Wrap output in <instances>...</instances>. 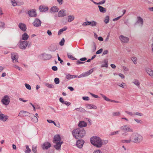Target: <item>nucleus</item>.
<instances>
[{
	"label": "nucleus",
	"mask_w": 153,
	"mask_h": 153,
	"mask_svg": "<svg viewBox=\"0 0 153 153\" xmlns=\"http://www.w3.org/2000/svg\"><path fill=\"white\" fill-rule=\"evenodd\" d=\"M39 9L40 12H43L47 11L48 10V7L46 6L41 5L39 7Z\"/></svg>",
	"instance_id": "nucleus-20"
},
{
	"label": "nucleus",
	"mask_w": 153,
	"mask_h": 153,
	"mask_svg": "<svg viewBox=\"0 0 153 153\" xmlns=\"http://www.w3.org/2000/svg\"><path fill=\"white\" fill-rule=\"evenodd\" d=\"M60 140L61 137L59 135L57 134L55 135L53 138V143H56L54 146L57 150L60 149L61 145L63 143L62 141L60 142Z\"/></svg>",
	"instance_id": "nucleus-4"
},
{
	"label": "nucleus",
	"mask_w": 153,
	"mask_h": 153,
	"mask_svg": "<svg viewBox=\"0 0 153 153\" xmlns=\"http://www.w3.org/2000/svg\"><path fill=\"white\" fill-rule=\"evenodd\" d=\"M91 143L97 148L101 147L103 145V142L100 137L97 136H93L90 139Z\"/></svg>",
	"instance_id": "nucleus-2"
},
{
	"label": "nucleus",
	"mask_w": 153,
	"mask_h": 153,
	"mask_svg": "<svg viewBox=\"0 0 153 153\" xmlns=\"http://www.w3.org/2000/svg\"><path fill=\"white\" fill-rule=\"evenodd\" d=\"M101 96L105 100L107 101H109L110 99L107 97L105 95L102 94H101Z\"/></svg>",
	"instance_id": "nucleus-38"
},
{
	"label": "nucleus",
	"mask_w": 153,
	"mask_h": 153,
	"mask_svg": "<svg viewBox=\"0 0 153 153\" xmlns=\"http://www.w3.org/2000/svg\"><path fill=\"white\" fill-rule=\"evenodd\" d=\"M67 29V27L66 26L60 29L58 33V35H60L63 31H65Z\"/></svg>",
	"instance_id": "nucleus-25"
},
{
	"label": "nucleus",
	"mask_w": 153,
	"mask_h": 153,
	"mask_svg": "<svg viewBox=\"0 0 153 153\" xmlns=\"http://www.w3.org/2000/svg\"><path fill=\"white\" fill-rule=\"evenodd\" d=\"M101 96L105 100L107 101H109L110 99L107 97L105 95L102 94H101Z\"/></svg>",
	"instance_id": "nucleus-37"
},
{
	"label": "nucleus",
	"mask_w": 153,
	"mask_h": 153,
	"mask_svg": "<svg viewBox=\"0 0 153 153\" xmlns=\"http://www.w3.org/2000/svg\"><path fill=\"white\" fill-rule=\"evenodd\" d=\"M82 99L84 100L88 101L89 100V98L88 97H83Z\"/></svg>",
	"instance_id": "nucleus-60"
},
{
	"label": "nucleus",
	"mask_w": 153,
	"mask_h": 153,
	"mask_svg": "<svg viewBox=\"0 0 153 153\" xmlns=\"http://www.w3.org/2000/svg\"><path fill=\"white\" fill-rule=\"evenodd\" d=\"M132 142L138 143L141 142L143 139L142 136L137 133H133L130 136Z\"/></svg>",
	"instance_id": "nucleus-3"
},
{
	"label": "nucleus",
	"mask_w": 153,
	"mask_h": 153,
	"mask_svg": "<svg viewBox=\"0 0 153 153\" xmlns=\"http://www.w3.org/2000/svg\"><path fill=\"white\" fill-rule=\"evenodd\" d=\"M134 120L137 123L141 124L142 123V121L141 120H140L137 119H134Z\"/></svg>",
	"instance_id": "nucleus-59"
},
{
	"label": "nucleus",
	"mask_w": 153,
	"mask_h": 153,
	"mask_svg": "<svg viewBox=\"0 0 153 153\" xmlns=\"http://www.w3.org/2000/svg\"><path fill=\"white\" fill-rule=\"evenodd\" d=\"M118 85L120 87L124 88V86L125 85V84L123 82L121 84H120Z\"/></svg>",
	"instance_id": "nucleus-64"
},
{
	"label": "nucleus",
	"mask_w": 153,
	"mask_h": 153,
	"mask_svg": "<svg viewBox=\"0 0 153 153\" xmlns=\"http://www.w3.org/2000/svg\"><path fill=\"white\" fill-rule=\"evenodd\" d=\"M26 149L25 151V152L26 153H29L31 151V149L29 148V146L27 145H26L25 146Z\"/></svg>",
	"instance_id": "nucleus-33"
},
{
	"label": "nucleus",
	"mask_w": 153,
	"mask_h": 153,
	"mask_svg": "<svg viewBox=\"0 0 153 153\" xmlns=\"http://www.w3.org/2000/svg\"><path fill=\"white\" fill-rule=\"evenodd\" d=\"M93 48L92 50V52H94L96 50V45L94 42L93 43Z\"/></svg>",
	"instance_id": "nucleus-49"
},
{
	"label": "nucleus",
	"mask_w": 153,
	"mask_h": 153,
	"mask_svg": "<svg viewBox=\"0 0 153 153\" xmlns=\"http://www.w3.org/2000/svg\"><path fill=\"white\" fill-rule=\"evenodd\" d=\"M51 146V145L48 142H45L43 144L42 147L43 150H47L50 148Z\"/></svg>",
	"instance_id": "nucleus-10"
},
{
	"label": "nucleus",
	"mask_w": 153,
	"mask_h": 153,
	"mask_svg": "<svg viewBox=\"0 0 153 153\" xmlns=\"http://www.w3.org/2000/svg\"><path fill=\"white\" fill-rule=\"evenodd\" d=\"M30 114V113L27 111H21L19 112L18 116L20 117L28 116Z\"/></svg>",
	"instance_id": "nucleus-11"
},
{
	"label": "nucleus",
	"mask_w": 153,
	"mask_h": 153,
	"mask_svg": "<svg viewBox=\"0 0 153 153\" xmlns=\"http://www.w3.org/2000/svg\"><path fill=\"white\" fill-rule=\"evenodd\" d=\"M13 66L16 68L18 69L20 71H22V68H21L20 67H19V66L16 65H13Z\"/></svg>",
	"instance_id": "nucleus-54"
},
{
	"label": "nucleus",
	"mask_w": 153,
	"mask_h": 153,
	"mask_svg": "<svg viewBox=\"0 0 153 153\" xmlns=\"http://www.w3.org/2000/svg\"><path fill=\"white\" fill-rule=\"evenodd\" d=\"M146 71L150 76L152 77H153V71L149 68H147L146 69Z\"/></svg>",
	"instance_id": "nucleus-22"
},
{
	"label": "nucleus",
	"mask_w": 153,
	"mask_h": 153,
	"mask_svg": "<svg viewBox=\"0 0 153 153\" xmlns=\"http://www.w3.org/2000/svg\"><path fill=\"white\" fill-rule=\"evenodd\" d=\"M119 132H120V131H116L111 132V133L110 135H114L117 134Z\"/></svg>",
	"instance_id": "nucleus-46"
},
{
	"label": "nucleus",
	"mask_w": 153,
	"mask_h": 153,
	"mask_svg": "<svg viewBox=\"0 0 153 153\" xmlns=\"http://www.w3.org/2000/svg\"><path fill=\"white\" fill-rule=\"evenodd\" d=\"M18 27L23 32H25L26 30V26L24 23H19V24Z\"/></svg>",
	"instance_id": "nucleus-13"
},
{
	"label": "nucleus",
	"mask_w": 153,
	"mask_h": 153,
	"mask_svg": "<svg viewBox=\"0 0 153 153\" xmlns=\"http://www.w3.org/2000/svg\"><path fill=\"white\" fill-rule=\"evenodd\" d=\"M84 143V141L82 140H78L76 142V145L77 146L81 148L82 147Z\"/></svg>",
	"instance_id": "nucleus-12"
},
{
	"label": "nucleus",
	"mask_w": 153,
	"mask_h": 153,
	"mask_svg": "<svg viewBox=\"0 0 153 153\" xmlns=\"http://www.w3.org/2000/svg\"><path fill=\"white\" fill-rule=\"evenodd\" d=\"M120 112L119 111L113 112L112 113V115L113 116H118L120 115Z\"/></svg>",
	"instance_id": "nucleus-41"
},
{
	"label": "nucleus",
	"mask_w": 153,
	"mask_h": 153,
	"mask_svg": "<svg viewBox=\"0 0 153 153\" xmlns=\"http://www.w3.org/2000/svg\"><path fill=\"white\" fill-rule=\"evenodd\" d=\"M65 10H62L59 11L58 13V16L59 17H62L65 16L66 15V13H65Z\"/></svg>",
	"instance_id": "nucleus-19"
},
{
	"label": "nucleus",
	"mask_w": 153,
	"mask_h": 153,
	"mask_svg": "<svg viewBox=\"0 0 153 153\" xmlns=\"http://www.w3.org/2000/svg\"><path fill=\"white\" fill-rule=\"evenodd\" d=\"M18 55L16 53H11V59L13 62V63L18 62Z\"/></svg>",
	"instance_id": "nucleus-6"
},
{
	"label": "nucleus",
	"mask_w": 153,
	"mask_h": 153,
	"mask_svg": "<svg viewBox=\"0 0 153 153\" xmlns=\"http://www.w3.org/2000/svg\"><path fill=\"white\" fill-rule=\"evenodd\" d=\"M67 56H68V57L72 60H76V59L74 57H73L69 53H68L67 54Z\"/></svg>",
	"instance_id": "nucleus-36"
},
{
	"label": "nucleus",
	"mask_w": 153,
	"mask_h": 153,
	"mask_svg": "<svg viewBox=\"0 0 153 153\" xmlns=\"http://www.w3.org/2000/svg\"><path fill=\"white\" fill-rule=\"evenodd\" d=\"M65 39L64 38H63L61 40V41L59 42V44L61 46H63L64 44Z\"/></svg>",
	"instance_id": "nucleus-43"
},
{
	"label": "nucleus",
	"mask_w": 153,
	"mask_h": 153,
	"mask_svg": "<svg viewBox=\"0 0 153 153\" xmlns=\"http://www.w3.org/2000/svg\"><path fill=\"white\" fill-rule=\"evenodd\" d=\"M32 118L33 119V122L34 123H36L38 122V119L37 117L36 116H34Z\"/></svg>",
	"instance_id": "nucleus-44"
},
{
	"label": "nucleus",
	"mask_w": 153,
	"mask_h": 153,
	"mask_svg": "<svg viewBox=\"0 0 153 153\" xmlns=\"http://www.w3.org/2000/svg\"><path fill=\"white\" fill-rule=\"evenodd\" d=\"M25 86L26 88L28 89V90H31V87L29 85L27 84V83H25Z\"/></svg>",
	"instance_id": "nucleus-50"
},
{
	"label": "nucleus",
	"mask_w": 153,
	"mask_h": 153,
	"mask_svg": "<svg viewBox=\"0 0 153 153\" xmlns=\"http://www.w3.org/2000/svg\"><path fill=\"white\" fill-rule=\"evenodd\" d=\"M59 101L62 104H64L65 101H64L62 97H60L59 99Z\"/></svg>",
	"instance_id": "nucleus-58"
},
{
	"label": "nucleus",
	"mask_w": 153,
	"mask_h": 153,
	"mask_svg": "<svg viewBox=\"0 0 153 153\" xmlns=\"http://www.w3.org/2000/svg\"><path fill=\"white\" fill-rule=\"evenodd\" d=\"M90 94L91 96L95 98H97L99 97L97 95L91 93H90Z\"/></svg>",
	"instance_id": "nucleus-62"
},
{
	"label": "nucleus",
	"mask_w": 153,
	"mask_h": 153,
	"mask_svg": "<svg viewBox=\"0 0 153 153\" xmlns=\"http://www.w3.org/2000/svg\"><path fill=\"white\" fill-rule=\"evenodd\" d=\"M59 10L57 6H53L51 7L50 11L51 13H55L58 12Z\"/></svg>",
	"instance_id": "nucleus-17"
},
{
	"label": "nucleus",
	"mask_w": 153,
	"mask_h": 153,
	"mask_svg": "<svg viewBox=\"0 0 153 153\" xmlns=\"http://www.w3.org/2000/svg\"><path fill=\"white\" fill-rule=\"evenodd\" d=\"M54 82L56 84H58L59 83V80L58 78H55L54 79Z\"/></svg>",
	"instance_id": "nucleus-42"
},
{
	"label": "nucleus",
	"mask_w": 153,
	"mask_h": 153,
	"mask_svg": "<svg viewBox=\"0 0 153 153\" xmlns=\"http://www.w3.org/2000/svg\"><path fill=\"white\" fill-rule=\"evenodd\" d=\"M98 7L100 11L101 12L104 13L106 11V9L104 8L103 7L100 5H98Z\"/></svg>",
	"instance_id": "nucleus-28"
},
{
	"label": "nucleus",
	"mask_w": 153,
	"mask_h": 153,
	"mask_svg": "<svg viewBox=\"0 0 153 153\" xmlns=\"http://www.w3.org/2000/svg\"><path fill=\"white\" fill-rule=\"evenodd\" d=\"M103 61L104 64H102L101 66V67H106V68H107L108 67V62L107 60L106 59H105Z\"/></svg>",
	"instance_id": "nucleus-29"
},
{
	"label": "nucleus",
	"mask_w": 153,
	"mask_h": 153,
	"mask_svg": "<svg viewBox=\"0 0 153 153\" xmlns=\"http://www.w3.org/2000/svg\"><path fill=\"white\" fill-rule=\"evenodd\" d=\"M42 59L44 60H48L52 58V56L50 54L43 53L42 55Z\"/></svg>",
	"instance_id": "nucleus-14"
},
{
	"label": "nucleus",
	"mask_w": 153,
	"mask_h": 153,
	"mask_svg": "<svg viewBox=\"0 0 153 153\" xmlns=\"http://www.w3.org/2000/svg\"><path fill=\"white\" fill-rule=\"evenodd\" d=\"M122 142L123 143H130L131 142H132V140L131 138L130 137L129 139L123 140Z\"/></svg>",
	"instance_id": "nucleus-32"
},
{
	"label": "nucleus",
	"mask_w": 153,
	"mask_h": 153,
	"mask_svg": "<svg viewBox=\"0 0 153 153\" xmlns=\"http://www.w3.org/2000/svg\"><path fill=\"white\" fill-rule=\"evenodd\" d=\"M2 103L4 105H7L10 102L9 97L7 95L4 96L3 98L1 100Z\"/></svg>",
	"instance_id": "nucleus-8"
},
{
	"label": "nucleus",
	"mask_w": 153,
	"mask_h": 153,
	"mask_svg": "<svg viewBox=\"0 0 153 153\" xmlns=\"http://www.w3.org/2000/svg\"><path fill=\"white\" fill-rule=\"evenodd\" d=\"M131 59V60L134 63V64H136V63H137L136 61L137 60V58L136 57H132Z\"/></svg>",
	"instance_id": "nucleus-53"
},
{
	"label": "nucleus",
	"mask_w": 153,
	"mask_h": 153,
	"mask_svg": "<svg viewBox=\"0 0 153 153\" xmlns=\"http://www.w3.org/2000/svg\"><path fill=\"white\" fill-rule=\"evenodd\" d=\"M86 107L88 109H91L92 108L96 109L97 108V107L96 106L90 104H88L87 105Z\"/></svg>",
	"instance_id": "nucleus-27"
},
{
	"label": "nucleus",
	"mask_w": 153,
	"mask_h": 153,
	"mask_svg": "<svg viewBox=\"0 0 153 153\" xmlns=\"http://www.w3.org/2000/svg\"><path fill=\"white\" fill-rule=\"evenodd\" d=\"M19 43V47L21 49H25L27 46L28 47L30 46V45L28 44V42L26 41H20Z\"/></svg>",
	"instance_id": "nucleus-5"
},
{
	"label": "nucleus",
	"mask_w": 153,
	"mask_h": 153,
	"mask_svg": "<svg viewBox=\"0 0 153 153\" xmlns=\"http://www.w3.org/2000/svg\"><path fill=\"white\" fill-rule=\"evenodd\" d=\"M78 76L77 75H72L69 74H67L66 75V78L68 80L78 77Z\"/></svg>",
	"instance_id": "nucleus-21"
},
{
	"label": "nucleus",
	"mask_w": 153,
	"mask_h": 153,
	"mask_svg": "<svg viewBox=\"0 0 153 153\" xmlns=\"http://www.w3.org/2000/svg\"><path fill=\"white\" fill-rule=\"evenodd\" d=\"M133 82L137 86H138L140 85V83L138 80L135 79L133 81Z\"/></svg>",
	"instance_id": "nucleus-40"
},
{
	"label": "nucleus",
	"mask_w": 153,
	"mask_h": 153,
	"mask_svg": "<svg viewBox=\"0 0 153 153\" xmlns=\"http://www.w3.org/2000/svg\"><path fill=\"white\" fill-rule=\"evenodd\" d=\"M11 1L13 6H15L17 5V4L14 0H12Z\"/></svg>",
	"instance_id": "nucleus-56"
},
{
	"label": "nucleus",
	"mask_w": 153,
	"mask_h": 153,
	"mask_svg": "<svg viewBox=\"0 0 153 153\" xmlns=\"http://www.w3.org/2000/svg\"><path fill=\"white\" fill-rule=\"evenodd\" d=\"M72 134L76 139H78L82 138L85 134L86 131L83 128H79L74 130Z\"/></svg>",
	"instance_id": "nucleus-1"
},
{
	"label": "nucleus",
	"mask_w": 153,
	"mask_h": 153,
	"mask_svg": "<svg viewBox=\"0 0 153 153\" xmlns=\"http://www.w3.org/2000/svg\"><path fill=\"white\" fill-rule=\"evenodd\" d=\"M52 69L54 71H56L57 70L58 68L56 66H53L52 67Z\"/></svg>",
	"instance_id": "nucleus-61"
},
{
	"label": "nucleus",
	"mask_w": 153,
	"mask_h": 153,
	"mask_svg": "<svg viewBox=\"0 0 153 153\" xmlns=\"http://www.w3.org/2000/svg\"><path fill=\"white\" fill-rule=\"evenodd\" d=\"M74 19V17L73 16H68V21L69 22H71L73 21Z\"/></svg>",
	"instance_id": "nucleus-31"
},
{
	"label": "nucleus",
	"mask_w": 153,
	"mask_h": 153,
	"mask_svg": "<svg viewBox=\"0 0 153 153\" xmlns=\"http://www.w3.org/2000/svg\"><path fill=\"white\" fill-rule=\"evenodd\" d=\"M28 14L30 17H36L37 14L35 9H32L28 11Z\"/></svg>",
	"instance_id": "nucleus-9"
},
{
	"label": "nucleus",
	"mask_w": 153,
	"mask_h": 153,
	"mask_svg": "<svg viewBox=\"0 0 153 153\" xmlns=\"http://www.w3.org/2000/svg\"><path fill=\"white\" fill-rule=\"evenodd\" d=\"M119 39L122 42L125 43L128 42L129 40V39L128 37L124 36L123 35L120 36Z\"/></svg>",
	"instance_id": "nucleus-16"
},
{
	"label": "nucleus",
	"mask_w": 153,
	"mask_h": 153,
	"mask_svg": "<svg viewBox=\"0 0 153 153\" xmlns=\"http://www.w3.org/2000/svg\"><path fill=\"white\" fill-rule=\"evenodd\" d=\"M57 56H58V60L60 61V63L61 64H62V63L63 62V61L62 60L61 58H60L59 55V54H57Z\"/></svg>",
	"instance_id": "nucleus-57"
},
{
	"label": "nucleus",
	"mask_w": 153,
	"mask_h": 153,
	"mask_svg": "<svg viewBox=\"0 0 153 153\" xmlns=\"http://www.w3.org/2000/svg\"><path fill=\"white\" fill-rule=\"evenodd\" d=\"M8 117L2 114L1 112H0V120L5 121L8 119Z\"/></svg>",
	"instance_id": "nucleus-18"
},
{
	"label": "nucleus",
	"mask_w": 153,
	"mask_h": 153,
	"mask_svg": "<svg viewBox=\"0 0 153 153\" xmlns=\"http://www.w3.org/2000/svg\"><path fill=\"white\" fill-rule=\"evenodd\" d=\"M29 38V36L27 33H24L22 35V39L25 41L27 40Z\"/></svg>",
	"instance_id": "nucleus-26"
},
{
	"label": "nucleus",
	"mask_w": 153,
	"mask_h": 153,
	"mask_svg": "<svg viewBox=\"0 0 153 153\" xmlns=\"http://www.w3.org/2000/svg\"><path fill=\"white\" fill-rule=\"evenodd\" d=\"M45 85L50 88H53V85L51 84H50L48 83H46L45 84Z\"/></svg>",
	"instance_id": "nucleus-45"
},
{
	"label": "nucleus",
	"mask_w": 153,
	"mask_h": 153,
	"mask_svg": "<svg viewBox=\"0 0 153 153\" xmlns=\"http://www.w3.org/2000/svg\"><path fill=\"white\" fill-rule=\"evenodd\" d=\"M87 125V124L85 122L82 121L79 122L78 124V126L79 127V128H82L83 127H86Z\"/></svg>",
	"instance_id": "nucleus-23"
},
{
	"label": "nucleus",
	"mask_w": 153,
	"mask_h": 153,
	"mask_svg": "<svg viewBox=\"0 0 153 153\" xmlns=\"http://www.w3.org/2000/svg\"><path fill=\"white\" fill-rule=\"evenodd\" d=\"M120 128L121 130L124 131H127L128 132H132L133 131V129L131 128L130 127L127 125L123 126L120 127Z\"/></svg>",
	"instance_id": "nucleus-7"
},
{
	"label": "nucleus",
	"mask_w": 153,
	"mask_h": 153,
	"mask_svg": "<svg viewBox=\"0 0 153 153\" xmlns=\"http://www.w3.org/2000/svg\"><path fill=\"white\" fill-rule=\"evenodd\" d=\"M41 22L38 19H36L33 23V25L35 27H39L41 25Z\"/></svg>",
	"instance_id": "nucleus-15"
},
{
	"label": "nucleus",
	"mask_w": 153,
	"mask_h": 153,
	"mask_svg": "<svg viewBox=\"0 0 153 153\" xmlns=\"http://www.w3.org/2000/svg\"><path fill=\"white\" fill-rule=\"evenodd\" d=\"M137 23H140L141 25V26H142L143 25V19L140 16L138 17L137 18Z\"/></svg>",
	"instance_id": "nucleus-24"
},
{
	"label": "nucleus",
	"mask_w": 153,
	"mask_h": 153,
	"mask_svg": "<svg viewBox=\"0 0 153 153\" xmlns=\"http://www.w3.org/2000/svg\"><path fill=\"white\" fill-rule=\"evenodd\" d=\"M75 110H76L77 111H80L81 112H84L85 111V109L82 108H76Z\"/></svg>",
	"instance_id": "nucleus-34"
},
{
	"label": "nucleus",
	"mask_w": 153,
	"mask_h": 153,
	"mask_svg": "<svg viewBox=\"0 0 153 153\" xmlns=\"http://www.w3.org/2000/svg\"><path fill=\"white\" fill-rule=\"evenodd\" d=\"M97 22L95 21H91V25L92 27H94L96 25Z\"/></svg>",
	"instance_id": "nucleus-47"
},
{
	"label": "nucleus",
	"mask_w": 153,
	"mask_h": 153,
	"mask_svg": "<svg viewBox=\"0 0 153 153\" xmlns=\"http://www.w3.org/2000/svg\"><path fill=\"white\" fill-rule=\"evenodd\" d=\"M93 153H102V152L100 150H97L94 151Z\"/></svg>",
	"instance_id": "nucleus-63"
},
{
	"label": "nucleus",
	"mask_w": 153,
	"mask_h": 153,
	"mask_svg": "<svg viewBox=\"0 0 153 153\" xmlns=\"http://www.w3.org/2000/svg\"><path fill=\"white\" fill-rule=\"evenodd\" d=\"M32 150L34 153H37L36 147L33 146L32 147Z\"/></svg>",
	"instance_id": "nucleus-52"
},
{
	"label": "nucleus",
	"mask_w": 153,
	"mask_h": 153,
	"mask_svg": "<svg viewBox=\"0 0 153 153\" xmlns=\"http://www.w3.org/2000/svg\"><path fill=\"white\" fill-rule=\"evenodd\" d=\"M47 121L48 123H53L54 125L56 126V123H55V122L52 120H47Z\"/></svg>",
	"instance_id": "nucleus-48"
},
{
	"label": "nucleus",
	"mask_w": 153,
	"mask_h": 153,
	"mask_svg": "<svg viewBox=\"0 0 153 153\" xmlns=\"http://www.w3.org/2000/svg\"><path fill=\"white\" fill-rule=\"evenodd\" d=\"M89 73H88V71H87L86 72H85V73H82V74H80V75H79L78 76V78H80V77H85V76H88L89 75Z\"/></svg>",
	"instance_id": "nucleus-30"
},
{
	"label": "nucleus",
	"mask_w": 153,
	"mask_h": 153,
	"mask_svg": "<svg viewBox=\"0 0 153 153\" xmlns=\"http://www.w3.org/2000/svg\"><path fill=\"white\" fill-rule=\"evenodd\" d=\"M101 96L105 100L107 101H109L110 99L107 97L105 95L102 94H101Z\"/></svg>",
	"instance_id": "nucleus-39"
},
{
	"label": "nucleus",
	"mask_w": 153,
	"mask_h": 153,
	"mask_svg": "<svg viewBox=\"0 0 153 153\" xmlns=\"http://www.w3.org/2000/svg\"><path fill=\"white\" fill-rule=\"evenodd\" d=\"M5 27V24L4 22H0V27L4 28Z\"/></svg>",
	"instance_id": "nucleus-51"
},
{
	"label": "nucleus",
	"mask_w": 153,
	"mask_h": 153,
	"mask_svg": "<svg viewBox=\"0 0 153 153\" xmlns=\"http://www.w3.org/2000/svg\"><path fill=\"white\" fill-rule=\"evenodd\" d=\"M103 51V49L102 48L100 49L99 50L97 51L96 53V54H99L101 53Z\"/></svg>",
	"instance_id": "nucleus-55"
},
{
	"label": "nucleus",
	"mask_w": 153,
	"mask_h": 153,
	"mask_svg": "<svg viewBox=\"0 0 153 153\" xmlns=\"http://www.w3.org/2000/svg\"><path fill=\"white\" fill-rule=\"evenodd\" d=\"M109 16H107L105 18L104 21L105 23L107 24L109 22Z\"/></svg>",
	"instance_id": "nucleus-35"
}]
</instances>
